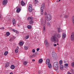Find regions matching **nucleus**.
<instances>
[{
  "instance_id": "f257e3e1",
  "label": "nucleus",
  "mask_w": 74,
  "mask_h": 74,
  "mask_svg": "<svg viewBox=\"0 0 74 74\" xmlns=\"http://www.w3.org/2000/svg\"><path fill=\"white\" fill-rule=\"evenodd\" d=\"M53 68L55 70H58L59 69V65L58 63L57 62H55L53 64Z\"/></svg>"
},
{
  "instance_id": "f03ea898",
  "label": "nucleus",
  "mask_w": 74,
  "mask_h": 74,
  "mask_svg": "<svg viewBox=\"0 0 74 74\" xmlns=\"http://www.w3.org/2000/svg\"><path fill=\"white\" fill-rule=\"evenodd\" d=\"M57 40V38H56V36L54 34V36H53L51 38V41H56V40Z\"/></svg>"
},
{
  "instance_id": "7ed1b4c3",
  "label": "nucleus",
  "mask_w": 74,
  "mask_h": 74,
  "mask_svg": "<svg viewBox=\"0 0 74 74\" xmlns=\"http://www.w3.org/2000/svg\"><path fill=\"white\" fill-rule=\"evenodd\" d=\"M33 10V8H32V5L31 4L29 5V6L28 11L30 12H31Z\"/></svg>"
},
{
  "instance_id": "20e7f679",
  "label": "nucleus",
  "mask_w": 74,
  "mask_h": 74,
  "mask_svg": "<svg viewBox=\"0 0 74 74\" xmlns=\"http://www.w3.org/2000/svg\"><path fill=\"white\" fill-rule=\"evenodd\" d=\"M7 3H8V1L7 0H4L2 1V4L3 5H5L7 4Z\"/></svg>"
},
{
  "instance_id": "39448f33",
  "label": "nucleus",
  "mask_w": 74,
  "mask_h": 74,
  "mask_svg": "<svg viewBox=\"0 0 74 74\" xmlns=\"http://www.w3.org/2000/svg\"><path fill=\"white\" fill-rule=\"evenodd\" d=\"M47 19H52V16L50 14H48L47 16Z\"/></svg>"
},
{
  "instance_id": "423d86ee",
  "label": "nucleus",
  "mask_w": 74,
  "mask_h": 74,
  "mask_svg": "<svg viewBox=\"0 0 74 74\" xmlns=\"http://www.w3.org/2000/svg\"><path fill=\"white\" fill-rule=\"evenodd\" d=\"M12 23L14 26H15L16 25V21H15V19H13L12 21Z\"/></svg>"
},
{
  "instance_id": "0eeeda50",
  "label": "nucleus",
  "mask_w": 74,
  "mask_h": 74,
  "mask_svg": "<svg viewBox=\"0 0 74 74\" xmlns=\"http://www.w3.org/2000/svg\"><path fill=\"white\" fill-rule=\"evenodd\" d=\"M52 56L53 58H56V54L55 53H52Z\"/></svg>"
},
{
  "instance_id": "6e6552de",
  "label": "nucleus",
  "mask_w": 74,
  "mask_h": 74,
  "mask_svg": "<svg viewBox=\"0 0 74 74\" xmlns=\"http://www.w3.org/2000/svg\"><path fill=\"white\" fill-rule=\"evenodd\" d=\"M16 8L17 9L16 11V12H17V13H18V12H19L21 11V9L19 8H18V7L17 6Z\"/></svg>"
},
{
  "instance_id": "1a4fd4ad",
  "label": "nucleus",
  "mask_w": 74,
  "mask_h": 74,
  "mask_svg": "<svg viewBox=\"0 0 74 74\" xmlns=\"http://www.w3.org/2000/svg\"><path fill=\"white\" fill-rule=\"evenodd\" d=\"M15 38V37L14 36L12 37L10 39V41H13V40H14Z\"/></svg>"
},
{
  "instance_id": "9d476101",
  "label": "nucleus",
  "mask_w": 74,
  "mask_h": 74,
  "mask_svg": "<svg viewBox=\"0 0 74 74\" xmlns=\"http://www.w3.org/2000/svg\"><path fill=\"white\" fill-rule=\"evenodd\" d=\"M11 30L13 31V32H15V33H19V32H18V31L14 29H12Z\"/></svg>"
},
{
  "instance_id": "9b49d317",
  "label": "nucleus",
  "mask_w": 74,
  "mask_h": 74,
  "mask_svg": "<svg viewBox=\"0 0 74 74\" xmlns=\"http://www.w3.org/2000/svg\"><path fill=\"white\" fill-rule=\"evenodd\" d=\"M58 38H60L61 37V35L60 34H58L56 36Z\"/></svg>"
},
{
  "instance_id": "f8f14e48",
  "label": "nucleus",
  "mask_w": 74,
  "mask_h": 74,
  "mask_svg": "<svg viewBox=\"0 0 74 74\" xmlns=\"http://www.w3.org/2000/svg\"><path fill=\"white\" fill-rule=\"evenodd\" d=\"M41 8V10H44V4H42Z\"/></svg>"
},
{
  "instance_id": "ddd939ff",
  "label": "nucleus",
  "mask_w": 74,
  "mask_h": 74,
  "mask_svg": "<svg viewBox=\"0 0 74 74\" xmlns=\"http://www.w3.org/2000/svg\"><path fill=\"white\" fill-rule=\"evenodd\" d=\"M19 49L18 47H17V48L15 50V52L16 53H18V49Z\"/></svg>"
},
{
  "instance_id": "4468645a",
  "label": "nucleus",
  "mask_w": 74,
  "mask_h": 74,
  "mask_svg": "<svg viewBox=\"0 0 74 74\" xmlns=\"http://www.w3.org/2000/svg\"><path fill=\"white\" fill-rule=\"evenodd\" d=\"M62 38H66V34L64 33L62 35Z\"/></svg>"
},
{
  "instance_id": "2eb2a0df",
  "label": "nucleus",
  "mask_w": 74,
  "mask_h": 74,
  "mask_svg": "<svg viewBox=\"0 0 74 74\" xmlns=\"http://www.w3.org/2000/svg\"><path fill=\"white\" fill-rule=\"evenodd\" d=\"M21 4L22 5H25V3L24 2V1H21Z\"/></svg>"
},
{
  "instance_id": "dca6fc26",
  "label": "nucleus",
  "mask_w": 74,
  "mask_h": 74,
  "mask_svg": "<svg viewBox=\"0 0 74 74\" xmlns=\"http://www.w3.org/2000/svg\"><path fill=\"white\" fill-rule=\"evenodd\" d=\"M10 67L11 69H15V66L14 65H12Z\"/></svg>"
},
{
  "instance_id": "f3484780",
  "label": "nucleus",
  "mask_w": 74,
  "mask_h": 74,
  "mask_svg": "<svg viewBox=\"0 0 74 74\" xmlns=\"http://www.w3.org/2000/svg\"><path fill=\"white\" fill-rule=\"evenodd\" d=\"M60 69L61 70H64V69H63V65L60 66Z\"/></svg>"
},
{
  "instance_id": "a211bd4d",
  "label": "nucleus",
  "mask_w": 74,
  "mask_h": 74,
  "mask_svg": "<svg viewBox=\"0 0 74 74\" xmlns=\"http://www.w3.org/2000/svg\"><path fill=\"white\" fill-rule=\"evenodd\" d=\"M40 14L41 15H43V14H44V10H41Z\"/></svg>"
},
{
  "instance_id": "6ab92c4d",
  "label": "nucleus",
  "mask_w": 74,
  "mask_h": 74,
  "mask_svg": "<svg viewBox=\"0 0 74 74\" xmlns=\"http://www.w3.org/2000/svg\"><path fill=\"white\" fill-rule=\"evenodd\" d=\"M48 66L49 69H51V68H52V65L51 64H49L48 65Z\"/></svg>"
},
{
  "instance_id": "aec40b11",
  "label": "nucleus",
  "mask_w": 74,
  "mask_h": 74,
  "mask_svg": "<svg viewBox=\"0 0 74 74\" xmlns=\"http://www.w3.org/2000/svg\"><path fill=\"white\" fill-rule=\"evenodd\" d=\"M8 66H9V63H6V64L5 65V67H7Z\"/></svg>"
},
{
  "instance_id": "412c9836",
  "label": "nucleus",
  "mask_w": 74,
  "mask_h": 74,
  "mask_svg": "<svg viewBox=\"0 0 74 74\" xmlns=\"http://www.w3.org/2000/svg\"><path fill=\"white\" fill-rule=\"evenodd\" d=\"M29 23L30 24V25H33V21L32 20H31L29 22Z\"/></svg>"
},
{
  "instance_id": "4be33fe9",
  "label": "nucleus",
  "mask_w": 74,
  "mask_h": 74,
  "mask_svg": "<svg viewBox=\"0 0 74 74\" xmlns=\"http://www.w3.org/2000/svg\"><path fill=\"white\" fill-rule=\"evenodd\" d=\"M68 17H69V16L65 14L64 15V18H65L66 19L68 18Z\"/></svg>"
},
{
  "instance_id": "5701e85b",
  "label": "nucleus",
  "mask_w": 74,
  "mask_h": 74,
  "mask_svg": "<svg viewBox=\"0 0 74 74\" xmlns=\"http://www.w3.org/2000/svg\"><path fill=\"white\" fill-rule=\"evenodd\" d=\"M6 34L7 36H9V35H10V33L9 32H6Z\"/></svg>"
},
{
  "instance_id": "b1692460",
  "label": "nucleus",
  "mask_w": 74,
  "mask_h": 74,
  "mask_svg": "<svg viewBox=\"0 0 74 74\" xmlns=\"http://www.w3.org/2000/svg\"><path fill=\"white\" fill-rule=\"evenodd\" d=\"M41 23L43 26H44V25H45V23L44 22V21H42V22H41Z\"/></svg>"
},
{
  "instance_id": "393cba45",
  "label": "nucleus",
  "mask_w": 74,
  "mask_h": 74,
  "mask_svg": "<svg viewBox=\"0 0 74 74\" xmlns=\"http://www.w3.org/2000/svg\"><path fill=\"white\" fill-rule=\"evenodd\" d=\"M27 27L28 29H30L32 28V26L30 25H28L27 26Z\"/></svg>"
},
{
  "instance_id": "a878e982",
  "label": "nucleus",
  "mask_w": 74,
  "mask_h": 74,
  "mask_svg": "<svg viewBox=\"0 0 74 74\" xmlns=\"http://www.w3.org/2000/svg\"><path fill=\"white\" fill-rule=\"evenodd\" d=\"M28 49L29 47L27 46H25L24 47V49L25 50H27Z\"/></svg>"
},
{
  "instance_id": "bb28decb",
  "label": "nucleus",
  "mask_w": 74,
  "mask_h": 74,
  "mask_svg": "<svg viewBox=\"0 0 74 74\" xmlns=\"http://www.w3.org/2000/svg\"><path fill=\"white\" fill-rule=\"evenodd\" d=\"M27 64V62L26 61H24L23 62V64L25 65V66Z\"/></svg>"
},
{
  "instance_id": "cd10ccee",
  "label": "nucleus",
  "mask_w": 74,
  "mask_h": 74,
  "mask_svg": "<svg viewBox=\"0 0 74 74\" xmlns=\"http://www.w3.org/2000/svg\"><path fill=\"white\" fill-rule=\"evenodd\" d=\"M68 64H65L64 65V67L65 68H66V67H68Z\"/></svg>"
},
{
  "instance_id": "c85d7f7f",
  "label": "nucleus",
  "mask_w": 74,
  "mask_h": 74,
  "mask_svg": "<svg viewBox=\"0 0 74 74\" xmlns=\"http://www.w3.org/2000/svg\"><path fill=\"white\" fill-rule=\"evenodd\" d=\"M38 3V1L37 0H35L34 1V3H35V4H37Z\"/></svg>"
},
{
  "instance_id": "c756f323",
  "label": "nucleus",
  "mask_w": 74,
  "mask_h": 74,
  "mask_svg": "<svg viewBox=\"0 0 74 74\" xmlns=\"http://www.w3.org/2000/svg\"><path fill=\"white\" fill-rule=\"evenodd\" d=\"M8 54V51H5L4 53V55H7Z\"/></svg>"
},
{
  "instance_id": "7c9ffc66",
  "label": "nucleus",
  "mask_w": 74,
  "mask_h": 74,
  "mask_svg": "<svg viewBox=\"0 0 74 74\" xmlns=\"http://www.w3.org/2000/svg\"><path fill=\"white\" fill-rule=\"evenodd\" d=\"M23 44V42H21L19 43V44L20 45H22Z\"/></svg>"
},
{
  "instance_id": "2f4dec72",
  "label": "nucleus",
  "mask_w": 74,
  "mask_h": 74,
  "mask_svg": "<svg viewBox=\"0 0 74 74\" xmlns=\"http://www.w3.org/2000/svg\"><path fill=\"white\" fill-rule=\"evenodd\" d=\"M45 45H47V44H48V42H47V40H45Z\"/></svg>"
},
{
  "instance_id": "473e14b6",
  "label": "nucleus",
  "mask_w": 74,
  "mask_h": 74,
  "mask_svg": "<svg viewBox=\"0 0 74 74\" xmlns=\"http://www.w3.org/2000/svg\"><path fill=\"white\" fill-rule=\"evenodd\" d=\"M39 63H42V59H40L39 60Z\"/></svg>"
},
{
  "instance_id": "72a5a7b5",
  "label": "nucleus",
  "mask_w": 74,
  "mask_h": 74,
  "mask_svg": "<svg viewBox=\"0 0 74 74\" xmlns=\"http://www.w3.org/2000/svg\"><path fill=\"white\" fill-rule=\"evenodd\" d=\"M47 25L49 26H51V24H50V23H47Z\"/></svg>"
},
{
  "instance_id": "f704fd0d",
  "label": "nucleus",
  "mask_w": 74,
  "mask_h": 74,
  "mask_svg": "<svg viewBox=\"0 0 74 74\" xmlns=\"http://www.w3.org/2000/svg\"><path fill=\"white\" fill-rule=\"evenodd\" d=\"M63 62V61L62 60H60L59 62V63L60 65L62 64V63Z\"/></svg>"
},
{
  "instance_id": "c9c22d12",
  "label": "nucleus",
  "mask_w": 74,
  "mask_h": 74,
  "mask_svg": "<svg viewBox=\"0 0 74 74\" xmlns=\"http://www.w3.org/2000/svg\"><path fill=\"white\" fill-rule=\"evenodd\" d=\"M29 37V36L27 35V36H26L25 37L26 39H28Z\"/></svg>"
},
{
  "instance_id": "e433bc0d",
  "label": "nucleus",
  "mask_w": 74,
  "mask_h": 74,
  "mask_svg": "<svg viewBox=\"0 0 74 74\" xmlns=\"http://www.w3.org/2000/svg\"><path fill=\"white\" fill-rule=\"evenodd\" d=\"M71 66L72 67H74V62H73L72 63Z\"/></svg>"
},
{
  "instance_id": "4c0bfd02",
  "label": "nucleus",
  "mask_w": 74,
  "mask_h": 74,
  "mask_svg": "<svg viewBox=\"0 0 74 74\" xmlns=\"http://www.w3.org/2000/svg\"><path fill=\"white\" fill-rule=\"evenodd\" d=\"M46 62H50L49 59H47L46 60Z\"/></svg>"
},
{
  "instance_id": "58836bf2",
  "label": "nucleus",
  "mask_w": 74,
  "mask_h": 74,
  "mask_svg": "<svg viewBox=\"0 0 74 74\" xmlns=\"http://www.w3.org/2000/svg\"><path fill=\"white\" fill-rule=\"evenodd\" d=\"M28 19H33V17H29L28 18Z\"/></svg>"
},
{
  "instance_id": "ea45409f",
  "label": "nucleus",
  "mask_w": 74,
  "mask_h": 74,
  "mask_svg": "<svg viewBox=\"0 0 74 74\" xmlns=\"http://www.w3.org/2000/svg\"><path fill=\"white\" fill-rule=\"evenodd\" d=\"M32 51L33 53H34V52H35V50L34 49H33Z\"/></svg>"
},
{
  "instance_id": "a19ab883",
  "label": "nucleus",
  "mask_w": 74,
  "mask_h": 74,
  "mask_svg": "<svg viewBox=\"0 0 74 74\" xmlns=\"http://www.w3.org/2000/svg\"><path fill=\"white\" fill-rule=\"evenodd\" d=\"M33 57H35V56H36V53L34 54L33 55Z\"/></svg>"
},
{
  "instance_id": "79ce46f5",
  "label": "nucleus",
  "mask_w": 74,
  "mask_h": 74,
  "mask_svg": "<svg viewBox=\"0 0 74 74\" xmlns=\"http://www.w3.org/2000/svg\"><path fill=\"white\" fill-rule=\"evenodd\" d=\"M46 63L47 64H48V65L49 64H50V63H49V62H46Z\"/></svg>"
},
{
  "instance_id": "37998d69",
  "label": "nucleus",
  "mask_w": 74,
  "mask_h": 74,
  "mask_svg": "<svg viewBox=\"0 0 74 74\" xmlns=\"http://www.w3.org/2000/svg\"><path fill=\"white\" fill-rule=\"evenodd\" d=\"M37 52H38L39 50H40V48H38L36 49Z\"/></svg>"
},
{
  "instance_id": "c03bdc74",
  "label": "nucleus",
  "mask_w": 74,
  "mask_h": 74,
  "mask_svg": "<svg viewBox=\"0 0 74 74\" xmlns=\"http://www.w3.org/2000/svg\"><path fill=\"white\" fill-rule=\"evenodd\" d=\"M43 30H44V31L45 30V26L43 27Z\"/></svg>"
},
{
  "instance_id": "a18cd8bd",
  "label": "nucleus",
  "mask_w": 74,
  "mask_h": 74,
  "mask_svg": "<svg viewBox=\"0 0 74 74\" xmlns=\"http://www.w3.org/2000/svg\"><path fill=\"white\" fill-rule=\"evenodd\" d=\"M47 21H51V19H47Z\"/></svg>"
},
{
  "instance_id": "49530a36",
  "label": "nucleus",
  "mask_w": 74,
  "mask_h": 74,
  "mask_svg": "<svg viewBox=\"0 0 74 74\" xmlns=\"http://www.w3.org/2000/svg\"><path fill=\"white\" fill-rule=\"evenodd\" d=\"M60 28H58V32L59 33V32H60Z\"/></svg>"
},
{
  "instance_id": "de8ad7c7",
  "label": "nucleus",
  "mask_w": 74,
  "mask_h": 74,
  "mask_svg": "<svg viewBox=\"0 0 74 74\" xmlns=\"http://www.w3.org/2000/svg\"><path fill=\"white\" fill-rule=\"evenodd\" d=\"M44 14L45 15H47V12H45Z\"/></svg>"
},
{
  "instance_id": "09e8293b",
  "label": "nucleus",
  "mask_w": 74,
  "mask_h": 74,
  "mask_svg": "<svg viewBox=\"0 0 74 74\" xmlns=\"http://www.w3.org/2000/svg\"><path fill=\"white\" fill-rule=\"evenodd\" d=\"M72 19H74V16H73L72 17Z\"/></svg>"
},
{
  "instance_id": "8fccbe9b",
  "label": "nucleus",
  "mask_w": 74,
  "mask_h": 74,
  "mask_svg": "<svg viewBox=\"0 0 74 74\" xmlns=\"http://www.w3.org/2000/svg\"><path fill=\"white\" fill-rule=\"evenodd\" d=\"M0 29H1L2 30H3L4 29V27H2L0 28Z\"/></svg>"
},
{
  "instance_id": "3c124183",
  "label": "nucleus",
  "mask_w": 74,
  "mask_h": 74,
  "mask_svg": "<svg viewBox=\"0 0 74 74\" xmlns=\"http://www.w3.org/2000/svg\"><path fill=\"white\" fill-rule=\"evenodd\" d=\"M30 58H32V57H33V55H32V56H30Z\"/></svg>"
},
{
  "instance_id": "603ef678",
  "label": "nucleus",
  "mask_w": 74,
  "mask_h": 74,
  "mask_svg": "<svg viewBox=\"0 0 74 74\" xmlns=\"http://www.w3.org/2000/svg\"><path fill=\"white\" fill-rule=\"evenodd\" d=\"M68 74H71L70 72H69L68 73Z\"/></svg>"
},
{
  "instance_id": "864d4df0",
  "label": "nucleus",
  "mask_w": 74,
  "mask_h": 74,
  "mask_svg": "<svg viewBox=\"0 0 74 74\" xmlns=\"http://www.w3.org/2000/svg\"><path fill=\"white\" fill-rule=\"evenodd\" d=\"M54 45V46H55V47H56V45H56V44H55Z\"/></svg>"
},
{
  "instance_id": "5fc2aeb1",
  "label": "nucleus",
  "mask_w": 74,
  "mask_h": 74,
  "mask_svg": "<svg viewBox=\"0 0 74 74\" xmlns=\"http://www.w3.org/2000/svg\"><path fill=\"white\" fill-rule=\"evenodd\" d=\"M32 61H33V62H35V60L34 59L32 60Z\"/></svg>"
},
{
  "instance_id": "6e6d98bb",
  "label": "nucleus",
  "mask_w": 74,
  "mask_h": 74,
  "mask_svg": "<svg viewBox=\"0 0 74 74\" xmlns=\"http://www.w3.org/2000/svg\"><path fill=\"white\" fill-rule=\"evenodd\" d=\"M60 16L62 17V14H61L60 15Z\"/></svg>"
},
{
  "instance_id": "4d7b16f0",
  "label": "nucleus",
  "mask_w": 74,
  "mask_h": 74,
  "mask_svg": "<svg viewBox=\"0 0 74 74\" xmlns=\"http://www.w3.org/2000/svg\"><path fill=\"white\" fill-rule=\"evenodd\" d=\"M41 72H40V71H39V74H41Z\"/></svg>"
},
{
  "instance_id": "13d9d810",
  "label": "nucleus",
  "mask_w": 74,
  "mask_h": 74,
  "mask_svg": "<svg viewBox=\"0 0 74 74\" xmlns=\"http://www.w3.org/2000/svg\"><path fill=\"white\" fill-rule=\"evenodd\" d=\"M10 74H13V73H10Z\"/></svg>"
},
{
  "instance_id": "bf43d9fd",
  "label": "nucleus",
  "mask_w": 74,
  "mask_h": 74,
  "mask_svg": "<svg viewBox=\"0 0 74 74\" xmlns=\"http://www.w3.org/2000/svg\"><path fill=\"white\" fill-rule=\"evenodd\" d=\"M59 1H58V2H59V1H60V0H59Z\"/></svg>"
},
{
  "instance_id": "052dcab7",
  "label": "nucleus",
  "mask_w": 74,
  "mask_h": 74,
  "mask_svg": "<svg viewBox=\"0 0 74 74\" xmlns=\"http://www.w3.org/2000/svg\"><path fill=\"white\" fill-rule=\"evenodd\" d=\"M1 18V15H0V18Z\"/></svg>"
},
{
  "instance_id": "680f3d73",
  "label": "nucleus",
  "mask_w": 74,
  "mask_h": 74,
  "mask_svg": "<svg viewBox=\"0 0 74 74\" xmlns=\"http://www.w3.org/2000/svg\"><path fill=\"white\" fill-rule=\"evenodd\" d=\"M43 19H42V20H43Z\"/></svg>"
}]
</instances>
